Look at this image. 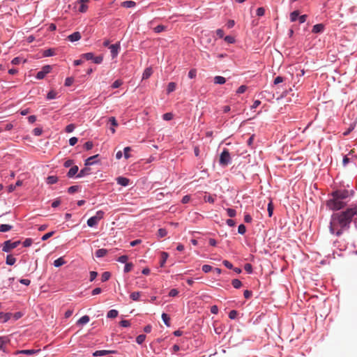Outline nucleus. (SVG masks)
<instances>
[{
	"instance_id": "obj_1",
	"label": "nucleus",
	"mask_w": 357,
	"mask_h": 357,
	"mask_svg": "<svg viewBox=\"0 0 357 357\" xmlns=\"http://www.w3.org/2000/svg\"><path fill=\"white\" fill-rule=\"evenodd\" d=\"M357 215V206L346 211L333 213L330 222V232L339 236L344 229L349 228L353 217Z\"/></svg>"
},
{
	"instance_id": "obj_2",
	"label": "nucleus",
	"mask_w": 357,
	"mask_h": 357,
	"mask_svg": "<svg viewBox=\"0 0 357 357\" xmlns=\"http://www.w3.org/2000/svg\"><path fill=\"white\" fill-rule=\"evenodd\" d=\"M326 206L330 210L338 211L344 208L346 203L336 197H332V198L327 201Z\"/></svg>"
},
{
	"instance_id": "obj_3",
	"label": "nucleus",
	"mask_w": 357,
	"mask_h": 357,
	"mask_svg": "<svg viewBox=\"0 0 357 357\" xmlns=\"http://www.w3.org/2000/svg\"><path fill=\"white\" fill-rule=\"evenodd\" d=\"M20 244V241H16L14 242H12L10 240L6 241L3 243L2 250L5 252H9L14 248H17Z\"/></svg>"
},
{
	"instance_id": "obj_4",
	"label": "nucleus",
	"mask_w": 357,
	"mask_h": 357,
	"mask_svg": "<svg viewBox=\"0 0 357 357\" xmlns=\"http://www.w3.org/2000/svg\"><path fill=\"white\" fill-rule=\"evenodd\" d=\"M220 165L222 166H227L231 162V157L229 151L224 149L220 156Z\"/></svg>"
},
{
	"instance_id": "obj_5",
	"label": "nucleus",
	"mask_w": 357,
	"mask_h": 357,
	"mask_svg": "<svg viewBox=\"0 0 357 357\" xmlns=\"http://www.w3.org/2000/svg\"><path fill=\"white\" fill-rule=\"evenodd\" d=\"M51 70L52 67L49 65L43 66L42 70L38 72L36 75V78L38 79H43L45 76L51 71Z\"/></svg>"
},
{
	"instance_id": "obj_6",
	"label": "nucleus",
	"mask_w": 357,
	"mask_h": 357,
	"mask_svg": "<svg viewBox=\"0 0 357 357\" xmlns=\"http://www.w3.org/2000/svg\"><path fill=\"white\" fill-rule=\"evenodd\" d=\"M332 197H336L337 199L344 200L348 197V191L347 190H337L332 193Z\"/></svg>"
},
{
	"instance_id": "obj_7",
	"label": "nucleus",
	"mask_w": 357,
	"mask_h": 357,
	"mask_svg": "<svg viewBox=\"0 0 357 357\" xmlns=\"http://www.w3.org/2000/svg\"><path fill=\"white\" fill-rule=\"evenodd\" d=\"M120 48L119 43L109 46L112 58H115L118 55Z\"/></svg>"
},
{
	"instance_id": "obj_8",
	"label": "nucleus",
	"mask_w": 357,
	"mask_h": 357,
	"mask_svg": "<svg viewBox=\"0 0 357 357\" xmlns=\"http://www.w3.org/2000/svg\"><path fill=\"white\" fill-rule=\"evenodd\" d=\"M10 342V339L8 337L2 336L0 337V350L3 352H7L6 345Z\"/></svg>"
},
{
	"instance_id": "obj_9",
	"label": "nucleus",
	"mask_w": 357,
	"mask_h": 357,
	"mask_svg": "<svg viewBox=\"0 0 357 357\" xmlns=\"http://www.w3.org/2000/svg\"><path fill=\"white\" fill-rule=\"evenodd\" d=\"M116 353V351L112 350H98L96 351L94 353H93V356H105L109 354H115Z\"/></svg>"
},
{
	"instance_id": "obj_10",
	"label": "nucleus",
	"mask_w": 357,
	"mask_h": 357,
	"mask_svg": "<svg viewBox=\"0 0 357 357\" xmlns=\"http://www.w3.org/2000/svg\"><path fill=\"white\" fill-rule=\"evenodd\" d=\"M40 351V349L18 350L15 352V354H26V355H32V354L38 353Z\"/></svg>"
},
{
	"instance_id": "obj_11",
	"label": "nucleus",
	"mask_w": 357,
	"mask_h": 357,
	"mask_svg": "<svg viewBox=\"0 0 357 357\" xmlns=\"http://www.w3.org/2000/svg\"><path fill=\"white\" fill-rule=\"evenodd\" d=\"M99 156L98 154L97 155H93V156H91L89 158H88L86 160H85V166H89V165H94L96 163L98 162L97 160H96V159Z\"/></svg>"
},
{
	"instance_id": "obj_12",
	"label": "nucleus",
	"mask_w": 357,
	"mask_h": 357,
	"mask_svg": "<svg viewBox=\"0 0 357 357\" xmlns=\"http://www.w3.org/2000/svg\"><path fill=\"white\" fill-rule=\"evenodd\" d=\"M116 182L122 186H127L130 183V180L126 177L119 176L116 178Z\"/></svg>"
},
{
	"instance_id": "obj_13",
	"label": "nucleus",
	"mask_w": 357,
	"mask_h": 357,
	"mask_svg": "<svg viewBox=\"0 0 357 357\" xmlns=\"http://www.w3.org/2000/svg\"><path fill=\"white\" fill-rule=\"evenodd\" d=\"M324 25L323 24H317L313 26L312 32L314 33H319L324 31Z\"/></svg>"
},
{
	"instance_id": "obj_14",
	"label": "nucleus",
	"mask_w": 357,
	"mask_h": 357,
	"mask_svg": "<svg viewBox=\"0 0 357 357\" xmlns=\"http://www.w3.org/2000/svg\"><path fill=\"white\" fill-rule=\"evenodd\" d=\"M68 38L71 42H75L81 38V34L79 32L76 31L68 36Z\"/></svg>"
},
{
	"instance_id": "obj_15",
	"label": "nucleus",
	"mask_w": 357,
	"mask_h": 357,
	"mask_svg": "<svg viewBox=\"0 0 357 357\" xmlns=\"http://www.w3.org/2000/svg\"><path fill=\"white\" fill-rule=\"evenodd\" d=\"M91 169L89 167H84L80 170V172L77 174V177L81 178L85 176L90 174Z\"/></svg>"
},
{
	"instance_id": "obj_16",
	"label": "nucleus",
	"mask_w": 357,
	"mask_h": 357,
	"mask_svg": "<svg viewBox=\"0 0 357 357\" xmlns=\"http://www.w3.org/2000/svg\"><path fill=\"white\" fill-rule=\"evenodd\" d=\"M11 316V313L0 312V320H2V322L5 323L10 319Z\"/></svg>"
},
{
	"instance_id": "obj_17",
	"label": "nucleus",
	"mask_w": 357,
	"mask_h": 357,
	"mask_svg": "<svg viewBox=\"0 0 357 357\" xmlns=\"http://www.w3.org/2000/svg\"><path fill=\"white\" fill-rule=\"evenodd\" d=\"M16 262V258L12 255H8L6 256V263L8 265L12 266Z\"/></svg>"
},
{
	"instance_id": "obj_18",
	"label": "nucleus",
	"mask_w": 357,
	"mask_h": 357,
	"mask_svg": "<svg viewBox=\"0 0 357 357\" xmlns=\"http://www.w3.org/2000/svg\"><path fill=\"white\" fill-rule=\"evenodd\" d=\"M78 169H78V167H77V166H76V165H75V166L72 167L69 169V171H68V174H67V175H68V177H73V176H75V175L78 172Z\"/></svg>"
},
{
	"instance_id": "obj_19",
	"label": "nucleus",
	"mask_w": 357,
	"mask_h": 357,
	"mask_svg": "<svg viewBox=\"0 0 357 357\" xmlns=\"http://www.w3.org/2000/svg\"><path fill=\"white\" fill-rule=\"evenodd\" d=\"M90 320V318L88 315H84L77 322V324L84 325L87 324Z\"/></svg>"
},
{
	"instance_id": "obj_20",
	"label": "nucleus",
	"mask_w": 357,
	"mask_h": 357,
	"mask_svg": "<svg viewBox=\"0 0 357 357\" xmlns=\"http://www.w3.org/2000/svg\"><path fill=\"white\" fill-rule=\"evenodd\" d=\"M152 73H153V71L151 68H146L143 73L142 79H146L149 78V77L152 75Z\"/></svg>"
},
{
	"instance_id": "obj_21",
	"label": "nucleus",
	"mask_w": 357,
	"mask_h": 357,
	"mask_svg": "<svg viewBox=\"0 0 357 357\" xmlns=\"http://www.w3.org/2000/svg\"><path fill=\"white\" fill-rule=\"evenodd\" d=\"M107 253V250L104 248L98 249L96 252V256L97 257H105Z\"/></svg>"
},
{
	"instance_id": "obj_22",
	"label": "nucleus",
	"mask_w": 357,
	"mask_h": 357,
	"mask_svg": "<svg viewBox=\"0 0 357 357\" xmlns=\"http://www.w3.org/2000/svg\"><path fill=\"white\" fill-rule=\"evenodd\" d=\"M98 221L95 217H91L87 220V225L89 227H95L98 224Z\"/></svg>"
},
{
	"instance_id": "obj_23",
	"label": "nucleus",
	"mask_w": 357,
	"mask_h": 357,
	"mask_svg": "<svg viewBox=\"0 0 357 357\" xmlns=\"http://www.w3.org/2000/svg\"><path fill=\"white\" fill-rule=\"evenodd\" d=\"M226 82V79L222 76H215L214 77V82L218 84H223Z\"/></svg>"
},
{
	"instance_id": "obj_24",
	"label": "nucleus",
	"mask_w": 357,
	"mask_h": 357,
	"mask_svg": "<svg viewBox=\"0 0 357 357\" xmlns=\"http://www.w3.org/2000/svg\"><path fill=\"white\" fill-rule=\"evenodd\" d=\"M176 84L175 82H169L167 85V93L169 94L173 92L176 89Z\"/></svg>"
},
{
	"instance_id": "obj_25",
	"label": "nucleus",
	"mask_w": 357,
	"mask_h": 357,
	"mask_svg": "<svg viewBox=\"0 0 357 357\" xmlns=\"http://www.w3.org/2000/svg\"><path fill=\"white\" fill-rule=\"evenodd\" d=\"M13 227L10 225L2 224L0 225V232H6L10 231Z\"/></svg>"
},
{
	"instance_id": "obj_26",
	"label": "nucleus",
	"mask_w": 357,
	"mask_h": 357,
	"mask_svg": "<svg viewBox=\"0 0 357 357\" xmlns=\"http://www.w3.org/2000/svg\"><path fill=\"white\" fill-rule=\"evenodd\" d=\"M136 3L133 1H126L122 3V6L124 8H132L135 7Z\"/></svg>"
},
{
	"instance_id": "obj_27",
	"label": "nucleus",
	"mask_w": 357,
	"mask_h": 357,
	"mask_svg": "<svg viewBox=\"0 0 357 357\" xmlns=\"http://www.w3.org/2000/svg\"><path fill=\"white\" fill-rule=\"evenodd\" d=\"M162 319L167 326H170V318L168 314H167L166 313H162Z\"/></svg>"
},
{
	"instance_id": "obj_28",
	"label": "nucleus",
	"mask_w": 357,
	"mask_h": 357,
	"mask_svg": "<svg viewBox=\"0 0 357 357\" xmlns=\"http://www.w3.org/2000/svg\"><path fill=\"white\" fill-rule=\"evenodd\" d=\"M298 17H299V11L298 10H294L290 13V20L291 22H295L297 19H298Z\"/></svg>"
},
{
	"instance_id": "obj_29",
	"label": "nucleus",
	"mask_w": 357,
	"mask_h": 357,
	"mask_svg": "<svg viewBox=\"0 0 357 357\" xmlns=\"http://www.w3.org/2000/svg\"><path fill=\"white\" fill-rule=\"evenodd\" d=\"M66 263L64 259L62 257H59L57 259L54 260V266L55 267H59L63 265Z\"/></svg>"
},
{
	"instance_id": "obj_30",
	"label": "nucleus",
	"mask_w": 357,
	"mask_h": 357,
	"mask_svg": "<svg viewBox=\"0 0 357 357\" xmlns=\"http://www.w3.org/2000/svg\"><path fill=\"white\" fill-rule=\"evenodd\" d=\"M58 181V177L56 176H49L47 178V183L48 184H54Z\"/></svg>"
},
{
	"instance_id": "obj_31",
	"label": "nucleus",
	"mask_w": 357,
	"mask_h": 357,
	"mask_svg": "<svg viewBox=\"0 0 357 357\" xmlns=\"http://www.w3.org/2000/svg\"><path fill=\"white\" fill-rule=\"evenodd\" d=\"M141 293L139 291H135L130 294V298L132 301H137L139 300Z\"/></svg>"
},
{
	"instance_id": "obj_32",
	"label": "nucleus",
	"mask_w": 357,
	"mask_h": 357,
	"mask_svg": "<svg viewBox=\"0 0 357 357\" xmlns=\"http://www.w3.org/2000/svg\"><path fill=\"white\" fill-rule=\"evenodd\" d=\"M118 311L116 310H110L107 314L108 318H115L118 316Z\"/></svg>"
},
{
	"instance_id": "obj_33",
	"label": "nucleus",
	"mask_w": 357,
	"mask_h": 357,
	"mask_svg": "<svg viewBox=\"0 0 357 357\" xmlns=\"http://www.w3.org/2000/svg\"><path fill=\"white\" fill-rule=\"evenodd\" d=\"M231 284L235 289H239L242 286V282L238 279H234L231 281Z\"/></svg>"
},
{
	"instance_id": "obj_34",
	"label": "nucleus",
	"mask_w": 357,
	"mask_h": 357,
	"mask_svg": "<svg viewBox=\"0 0 357 357\" xmlns=\"http://www.w3.org/2000/svg\"><path fill=\"white\" fill-rule=\"evenodd\" d=\"M167 234V231L164 228H160L158 230V236L159 238L165 237Z\"/></svg>"
},
{
	"instance_id": "obj_35",
	"label": "nucleus",
	"mask_w": 357,
	"mask_h": 357,
	"mask_svg": "<svg viewBox=\"0 0 357 357\" xmlns=\"http://www.w3.org/2000/svg\"><path fill=\"white\" fill-rule=\"evenodd\" d=\"M111 276V274L109 272L105 271L101 275V280L102 282H106L107 281Z\"/></svg>"
},
{
	"instance_id": "obj_36",
	"label": "nucleus",
	"mask_w": 357,
	"mask_h": 357,
	"mask_svg": "<svg viewBox=\"0 0 357 357\" xmlns=\"http://www.w3.org/2000/svg\"><path fill=\"white\" fill-rule=\"evenodd\" d=\"M161 256H162V259L160 261V266H163L164 264H165L169 255L167 252H162L161 254Z\"/></svg>"
},
{
	"instance_id": "obj_37",
	"label": "nucleus",
	"mask_w": 357,
	"mask_h": 357,
	"mask_svg": "<svg viewBox=\"0 0 357 357\" xmlns=\"http://www.w3.org/2000/svg\"><path fill=\"white\" fill-rule=\"evenodd\" d=\"M145 339H146V335H143V334H142V335H139L137 337V338H136V342H137L138 344H141L142 343H143V342H144V341L145 340Z\"/></svg>"
},
{
	"instance_id": "obj_38",
	"label": "nucleus",
	"mask_w": 357,
	"mask_h": 357,
	"mask_svg": "<svg viewBox=\"0 0 357 357\" xmlns=\"http://www.w3.org/2000/svg\"><path fill=\"white\" fill-rule=\"evenodd\" d=\"M154 31L155 33H160L165 30H166V26L164 25H158L154 28Z\"/></svg>"
},
{
	"instance_id": "obj_39",
	"label": "nucleus",
	"mask_w": 357,
	"mask_h": 357,
	"mask_svg": "<svg viewBox=\"0 0 357 357\" xmlns=\"http://www.w3.org/2000/svg\"><path fill=\"white\" fill-rule=\"evenodd\" d=\"M104 216V212L102 211H98L96 212L95 217L96 220L99 222Z\"/></svg>"
},
{
	"instance_id": "obj_40",
	"label": "nucleus",
	"mask_w": 357,
	"mask_h": 357,
	"mask_svg": "<svg viewBox=\"0 0 357 357\" xmlns=\"http://www.w3.org/2000/svg\"><path fill=\"white\" fill-rule=\"evenodd\" d=\"M93 56H94V55L91 52H88V53L82 54V57L86 60H93Z\"/></svg>"
},
{
	"instance_id": "obj_41",
	"label": "nucleus",
	"mask_w": 357,
	"mask_h": 357,
	"mask_svg": "<svg viewBox=\"0 0 357 357\" xmlns=\"http://www.w3.org/2000/svg\"><path fill=\"white\" fill-rule=\"evenodd\" d=\"M246 231V227L244 225L241 224L238 226V232L241 234H244Z\"/></svg>"
},
{
	"instance_id": "obj_42",
	"label": "nucleus",
	"mask_w": 357,
	"mask_h": 357,
	"mask_svg": "<svg viewBox=\"0 0 357 357\" xmlns=\"http://www.w3.org/2000/svg\"><path fill=\"white\" fill-rule=\"evenodd\" d=\"M133 266V264L132 263H126L125 267H124V272L128 273L131 271L132 268Z\"/></svg>"
},
{
	"instance_id": "obj_43",
	"label": "nucleus",
	"mask_w": 357,
	"mask_h": 357,
	"mask_svg": "<svg viewBox=\"0 0 357 357\" xmlns=\"http://www.w3.org/2000/svg\"><path fill=\"white\" fill-rule=\"evenodd\" d=\"M123 82L121 79H117L112 84V87L114 89H116L121 86Z\"/></svg>"
},
{
	"instance_id": "obj_44",
	"label": "nucleus",
	"mask_w": 357,
	"mask_h": 357,
	"mask_svg": "<svg viewBox=\"0 0 357 357\" xmlns=\"http://www.w3.org/2000/svg\"><path fill=\"white\" fill-rule=\"evenodd\" d=\"M238 315V312L236 310H231L229 313V317L231 319H234Z\"/></svg>"
},
{
	"instance_id": "obj_45",
	"label": "nucleus",
	"mask_w": 357,
	"mask_h": 357,
	"mask_svg": "<svg viewBox=\"0 0 357 357\" xmlns=\"http://www.w3.org/2000/svg\"><path fill=\"white\" fill-rule=\"evenodd\" d=\"M224 39L227 43H229V44H232L235 42L234 38L231 36H227L226 37H225Z\"/></svg>"
},
{
	"instance_id": "obj_46",
	"label": "nucleus",
	"mask_w": 357,
	"mask_h": 357,
	"mask_svg": "<svg viewBox=\"0 0 357 357\" xmlns=\"http://www.w3.org/2000/svg\"><path fill=\"white\" fill-rule=\"evenodd\" d=\"M33 243V241L31 238H26L25 241L23 242V245L25 248H28Z\"/></svg>"
},
{
	"instance_id": "obj_47",
	"label": "nucleus",
	"mask_w": 357,
	"mask_h": 357,
	"mask_svg": "<svg viewBox=\"0 0 357 357\" xmlns=\"http://www.w3.org/2000/svg\"><path fill=\"white\" fill-rule=\"evenodd\" d=\"M93 62L95 63H97V64H100L102 63V60H103V57L102 56H93Z\"/></svg>"
},
{
	"instance_id": "obj_48",
	"label": "nucleus",
	"mask_w": 357,
	"mask_h": 357,
	"mask_svg": "<svg viewBox=\"0 0 357 357\" xmlns=\"http://www.w3.org/2000/svg\"><path fill=\"white\" fill-rule=\"evenodd\" d=\"M109 123H111V125L112 126V127H116L118 126V123L115 119V117L114 116H112L109 119Z\"/></svg>"
},
{
	"instance_id": "obj_49",
	"label": "nucleus",
	"mask_w": 357,
	"mask_h": 357,
	"mask_svg": "<svg viewBox=\"0 0 357 357\" xmlns=\"http://www.w3.org/2000/svg\"><path fill=\"white\" fill-rule=\"evenodd\" d=\"M227 215L231 217V218H233L236 215V211L233 208H227Z\"/></svg>"
},
{
	"instance_id": "obj_50",
	"label": "nucleus",
	"mask_w": 357,
	"mask_h": 357,
	"mask_svg": "<svg viewBox=\"0 0 357 357\" xmlns=\"http://www.w3.org/2000/svg\"><path fill=\"white\" fill-rule=\"evenodd\" d=\"M163 119L165 121H169L172 120L173 118V114L172 113H165L163 114Z\"/></svg>"
},
{
	"instance_id": "obj_51",
	"label": "nucleus",
	"mask_w": 357,
	"mask_h": 357,
	"mask_svg": "<svg viewBox=\"0 0 357 357\" xmlns=\"http://www.w3.org/2000/svg\"><path fill=\"white\" fill-rule=\"evenodd\" d=\"M54 233V231H50V232H48V233L44 234L41 238L42 241L47 240L49 238H50L51 236H53Z\"/></svg>"
},
{
	"instance_id": "obj_52",
	"label": "nucleus",
	"mask_w": 357,
	"mask_h": 357,
	"mask_svg": "<svg viewBox=\"0 0 357 357\" xmlns=\"http://www.w3.org/2000/svg\"><path fill=\"white\" fill-rule=\"evenodd\" d=\"M43 55L45 56H51L54 55V50L52 49H48L44 51Z\"/></svg>"
},
{
	"instance_id": "obj_53",
	"label": "nucleus",
	"mask_w": 357,
	"mask_h": 357,
	"mask_svg": "<svg viewBox=\"0 0 357 357\" xmlns=\"http://www.w3.org/2000/svg\"><path fill=\"white\" fill-rule=\"evenodd\" d=\"M75 128V126L74 124H69L66 127V132H72Z\"/></svg>"
},
{
	"instance_id": "obj_54",
	"label": "nucleus",
	"mask_w": 357,
	"mask_h": 357,
	"mask_svg": "<svg viewBox=\"0 0 357 357\" xmlns=\"http://www.w3.org/2000/svg\"><path fill=\"white\" fill-rule=\"evenodd\" d=\"M43 132V130L40 128H36L33 130V133L36 136H40Z\"/></svg>"
},
{
	"instance_id": "obj_55",
	"label": "nucleus",
	"mask_w": 357,
	"mask_h": 357,
	"mask_svg": "<svg viewBox=\"0 0 357 357\" xmlns=\"http://www.w3.org/2000/svg\"><path fill=\"white\" fill-rule=\"evenodd\" d=\"M197 75V71L195 69H192L188 73V77L190 79L195 78Z\"/></svg>"
},
{
	"instance_id": "obj_56",
	"label": "nucleus",
	"mask_w": 357,
	"mask_h": 357,
	"mask_svg": "<svg viewBox=\"0 0 357 357\" xmlns=\"http://www.w3.org/2000/svg\"><path fill=\"white\" fill-rule=\"evenodd\" d=\"M73 81H74L73 78H72V77H67L66 79V80H65V85L66 86H70L73 83Z\"/></svg>"
},
{
	"instance_id": "obj_57",
	"label": "nucleus",
	"mask_w": 357,
	"mask_h": 357,
	"mask_svg": "<svg viewBox=\"0 0 357 357\" xmlns=\"http://www.w3.org/2000/svg\"><path fill=\"white\" fill-rule=\"evenodd\" d=\"M56 92L51 91L47 93V98L49 100L54 99L56 98Z\"/></svg>"
},
{
	"instance_id": "obj_58",
	"label": "nucleus",
	"mask_w": 357,
	"mask_h": 357,
	"mask_svg": "<svg viewBox=\"0 0 357 357\" xmlns=\"http://www.w3.org/2000/svg\"><path fill=\"white\" fill-rule=\"evenodd\" d=\"M77 190H78V186L73 185V186H70V188H68V192L70 194H73V193L75 192L76 191H77Z\"/></svg>"
},
{
	"instance_id": "obj_59",
	"label": "nucleus",
	"mask_w": 357,
	"mask_h": 357,
	"mask_svg": "<svg viewBox=\"0 0 357 357\" xmlns=\"http://www.w3.org/2000/svg\"><path fill=\"white\" fill-rule=\"evenodd\" d=\"M128 257L127 255H122L118 258V261L121 263H126L128 261Z\"/></svg>"
},
{
	"instance_id": "obj_60",
	"label": "nucleus",
	"mask_w": 357,
	"mask_h": 357,
	"mask_svg": "<svg viewBox=\"0 0 357 357\" xmlns=\"http://www.w3.org/2000/svg\"><path fill=\"white\" fill-rule=\"evenodd\" d=\"M93 142H90V141L86 142L84 144V148H85L86 150H91V149L93 148Z\"/></svg>"
},
{
	"instance_id": "obj_61",
	"label": "nucleus",
	"mask_w": 357,
	"mask_h": 357,
	"mask_svg": "<svg viewBox=\"0 0 357 357\" xmlns=\"http://www.w3.org/2000/svg\"><path fill=\"white\" fill-rule=\"evenodd\" d=\"M265 13V9L262 7L258 8L257 9V15L258 16H263Z\"/></svg>"
},
{
	"instance_id": "obj_62",
	"label": "nucleus",
	"mask_w": 357,
	"mask_h": 357,
	"mask_svg": "<svg viewBox=\"0 0 357 357\" xmlns=\"http://www.w3.org/2000/svg\"><path fill=\"white\" fill-rule=\"evenodd\" d=\"M283 81H284V78L282 77L278 76L275 78L273 83H274V84L276 85V84H278L282 82Z\"/></svg>"
},
{
	"instance_id": "obj_63",
	"label": "nucleus",
	"mask_w": 357,
	"mask_h": 357,
	"mask_svg": "<svg viewBox=\"0 0 357 357\" xmlns=\"http://www.w3.org/2000/svg\"><path fill=\"white\" fill-rule=\"evenodd\" d=\"M247 89V86H245V85H241V86L238 87V89H237L236 91V93H244Z\"/></svg>"
},
{
	"instance_id": "obj_64",
	"label": "nucleus",
	"mask_w": 357,
	"mask_h": 357,
	"mask_svg": "<svg viewBox=\"0 0 357 357\" xmlns=\"http://www.w3.org/2000/svg\"><path fill=\"white\" fill-rule=\"evenodd\" d=\"M212 269V267L210 265L205 264L202 266V271L204 273H208Z\"/></svg>"
}]
</instances>
